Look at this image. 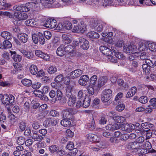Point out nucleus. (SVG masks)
Wrapping results in <instances>:
<instances>
[{
  "label": "nucleus",
  "instance_id": "obj_1",
  "mask_svg": "<svg viewBox=\"0 0 156 156\" xmlns=\"http://www.w3.org/2000/svg\"><path fill=\"white\" fill-rule=\"evenodd\" d=\"M127 148L132 149V153L135 155L140 154L142 152L144 153V148H143V144H141L136 141L130 142L126 145Z\"/></svg>",
  "mask_w": 156,
  "mask_h": 156
},
{
  "label": "nucleus",
  "instance_id": "obj_2",
  "mask_svg": "<svg viewBox=\"0 0 156 156\" xmlns=\"http://www.w3.org/2000/svg\"><path fill=\"white\" fill-rule=\"evenodd\" d=\"M105 25V23L96 19H91L90 21V27L94 29L98 32H101Z\"/></svg>",
  "mask_w": 156,
  "mask_h": 156
},
{
  "label": "nucleus",
  "instance_id": "obj_3",
  "mask_svg": "<svg viewBox=\"0 0 156 156\" xmlns=\"http://www.w3.org/2000/svg\"><path fill=\"white\" fill-rule=\"evenodd\" d=\"M15 97L12 94H0V100L4 105H12L15 102Z\"/></svg>",
  "mask_w": 156,
  "mask_h": 156
},
{
  "label": "nucleus",
  "instance_id": "obj_4",
  "mask_svg": "<svg viewBox=\"0 0 156 156\" xmlns=\"http://www.w3.org/2000/svg\"><path fill=\"white\" fill-rule=\"evenodd\" d=\"M147 45H148L149 49L152 51H156V43L154 42L149 43L148 42H145L144 44L143 43H140L138 49L140 51H145L147 49Z\"/></svg>",
  "mask_w": 156,
  "mask_h": 156
},
{
  "label": "nucleus",
  "instance_id": "obj_5",
  "mask_svg": "<svg viewBox=\"0 0 156 156\" xmlns=\"http://www.w3.org/2000/svg\"><path fill=\"white\" fill-rule=\"evenodd\" d=\"M77 113V111L73 108H67L63 110L62 112L63 118H67L71 120H73V115Z\"/></svg>",
  "mask_w": 156,
  "mask_h": 156
},
{
  "label": "nucleus",
  "instance_id": "obj_6",
  "mask_svg": "<svg viewBox=\"0 0 156 156\" xmlns=\"http://www.w3.org/2000/svg\"><path fill=\"white\" fill-rule=\"evenodd\" d=\"M32 39L34 43L37 44L39 41L41 44H44L45 42L44 36L42 33L40 32L37 34H34L32 35Z\"/></svg>",
  "mask_w": 156,
  "mask_h": 156
},
{
  "label": "nucleus",
  "instance_id": "obj_7",
  "mask_svg": "<svg viewBox=\"0 0 156 156\" xmlns=\"http://www.w3.org/2000/svg\"><path fill=\"white\" fill-rule=\"evenodd\" d=\"M32 3L29 2L27 3L25 5H16L13 7V9L14 10L20 12H27L29 11L30 8H34L31 5Z\"/></svg>",
  "mask_w": 156,
  "mask_h": 156
},
{
  "label": "nucleus",
  "instance_id": "obj_8",
  "mask_svg": "<svg viewBox=\"0 0 156 156\" xmlns=\"http://www.w3.org/2000/svg\"><path fill=\"white\" fill-rule=\"evenodd\" d=\"M140 125L138 123H136V124H124L121 125V129L123 131H125L128 132H131L132 130L134 129L137 128Z\"/></svg>",
  "mask_w": 156,
  "mask_h": 156
},
{
  "label": "nucleus",
  "instance_id": "obj_9",
  "mask_svg": "<svg viewBox=\"0 0 156 156\" xmlns=\"http://www.w3.org/2000/svg\"><path fill=\"white\" fill-rule=\"evenodd\" d=\"M112 91L110 89H108L104 91L101 95V101L103 102L108 101L112 96Z\"/></svg>",
  "mask_w": 156,
  "mask_h": 156
},
{
  "label": "nucleus",
  "instance_id": "obj_10",
  "mask_svg": "<svg viewBox=\"0 0 156 156\" xmlns=\"http://www.w3.org/2000/svg\"><path fill=\"white\" fill-rule=\"evenodd\" d=\"M108 80V78L106 76L100 77L98 80L97 85L95 86L96 90L98 91L107 82Z\"/></svg>",
  "mask_w": 156,
  "mask_h": 156
},
{
  "label": "nucleus",
  "instance_id": "obj_11",
  "mask_svg": "<svg viewBox=\"0 0 156 156\" xmlns=\"http://www.w3.org/2000/svg\"><path fill=\"white\" fill-rule=\"evenodd\" d=\"M87 30L86 26L84 24H78L77 26L73 27V31L78 33H83Z\"/></svg>",
  "mask_w": 156,
  "mask_h": 156
},
{
  "label": "nucleus",
  "instance_id": "obj_12",
  "mask_svg": "<svg viewBox=\"0 0 156 156\" xmlns=\"http://www.w3.org/2000/svg\"><path fill=\"white\" fill-rule=\"evenodd\" d=\"M57 25L56 20L52 19H48L43 24V26L50 28H54L56 27Z\"/></svg>",
  "mask_w": 156,
  "mask_h": 156
},
{
  "label": "nucleus",
  "instance_id": "obj_13",
  "mask_svg": "<svg viewBox=\"0 0 156 156\" xmlns=\"http://www.w3.org/2000/svg\"><path fill=\"white\" fill-rule=\"evenodd\" d=\"M58 119H55L52 118H48L44 121V124L45 127L51 125L55 126L58 123Z\"/></svg>",
  "mask_w": 156,
  "mask_h": 156
},
{
  "label": "nucleus",
  "instance_id": "obj_14",
  "mask_svg": "<svg viewBox=\"0 0 156 156\" xmlns=\"http://www.w3.org/2000/svg\"><path fill=\"white\" fill-rule=\"evenodd\" d=\"M14 15L15 17L19 21L24 20L28 17V15L26 13L20 11L15 12Z\"/></svg>",
  "mask_w": 156,
  "mask_h": 156
},
{
  "label": "nucleus",
  "instance_id": "obj_15",
  "mask_svg": "<svg viewBox=\"0 0 156 156\" xmlns=\"http://www.w3.org/2000/svg\"><path fill=\"white\" fill-rule=\"evenodd\" d=\"M79 40L80 47L83 49L87 50L89 48V43L86 39L81 37H80Z\"/></svg>",
  "mask_w": 156,
  "mask_h": 156
},
{
  "label": "nucleus",
  "instance_id": "obj_16",
  "mask_svg": "<svg viewBox=\"0 0 156 156\" xmlns=\"http://www.w3.org/2000/svg\"><path fill=\"white\" fill-rule=\"evenodd\" d=\"M87 140L90 142H97L99 143L101 140V138L97 135L92 133H89L86 136Z\"/></svg>",
  "mask_w": 156,
  "mask_h": 156
},
{
  "label": "nucleus",
  "instance_id": "obj_17",
  "mask_svg": "<svg viewBox=\"0 0 156 156\" xmlns=\"http://www.w3.org/2000/svg\"><path fill=\"white\" fill-rule=\"evenodd\" d=\"M136 46L134 45H126L124 47L123 51L128 54H130L134 51H136Z\"/></svg>",
  "mask_w": 156,
  "mask_h": 156
},
{
  "label": "nucleus",
  "instance_id": "obj_18",
  "mask_svg": "<svg viewBox=\"0 0 156 156\" xmlns=\"http://www.w3.org/2000/svg\"><path fill=\"white\" fill-rule=\"evenodd\" d=\"M64 119L61 120L60 122L61 124L64 127H70L73 125V121L67 118H64Z\"/></svg>",
  "mask_w": 156,
  "mask_h": 156
},
{
  "label": "nucleus",
  "instance_id": "obj_19",
  "mask_svg": "<svg viewBox=\"0 0 156 156\" xmlns=\"http://www.w3.org/2000/svg\"><path fill=\"white\" fill-rule=\"evenodd\" d=\"M35 52L37 56L43 58L45 60L48 61L50 59V57L48 55L45 54L40 50H35Z\"/></svg>",
  "mask_w": 156,
  "mask_h": 156
},
{
  "label": "nucleus",
  "instance_id": "obj_20",
  "mask_svg": "<svg viewBox=\"0 0 156 156\" xmlns=\"http://www.w3.org/2000/svg\"><path fill=\"white\" fill-rule=\"evenodd\" d=\"M151 61L149 59L145 60L144 63L142 65V68L146 74H149L150 72V62Z\"/></svg>",
  "mask_w": 156,
  "mask_h": 156
},
{
  "label": "nucleus",
  "instance_id": "obj_21",
  "mask_svg": "<svg viewBox=\"0 0 156 156\" xmlns=\"http://www.w3.org/2000/svg\"><path fill=\"white\" fill-rule=\"evenodd\" d=\"M99 50L103 54L108 56H111L112 54V52L110 49L103 46H101Z\"/></svg>",
  "mask_w": 156,
  "mask_h": 156
},
{
  "label": "nucleus",
  "instance_id": "obj_22",
  "mask_svg": "<svg viewBox=\"0 0 156 156\" xmlns=\"http://www.w3.org/2000/svg\"><path fill=\"white\" fill-rule=\"evenodd\" d=\"M89 78L87 75H83L81 76L79 80V84L83 86H85L87 84Z\"/></svg>",
  "mask_w": 156,
  "mask_h": 156
},
{
  "label": "nucleus",
  "instance_id": "obj_23",
  "mask_svg": "<svg viewBox=\"0 0 156 156\" xmlns=\"http://www.w3.org/2000/svg\"><path fill=\"white\" fill-rule=\"evenodd\" d=\"M20 51L23 55L28 58L33 59L34 55L33 52L31 51H28L23 49L20 50Z\"/></svg>",
  "mask_w": 156,
  "mask_h": 156
},
{
  "label": "nucleus",
  "instance_id": "obj_24",
  "mask_svg": "<svg viewBox=\"0 0 156 156\" xmlns=\"http://www.w3.org/2000/svg\"><path fill=\"white\" fill-rule=\"evenodd\" d=\"M75 85L70 84L67 85L66 87V94L68 97H70L72 95V91Z\"/></svg>",
  "mask_w": 156,
  "mask_h": 156
},
{
  "label": "nucleus",
  "instance_id": "obj_25",
  "mask_svg": "<svg viewBox=\"0 0 156 156\" xmlns=\"http://www.w3.org/2000/svg\"><path fill=\"white\" fill-rule=\"evenodd\" d=\"M120 128L121 125L115 123H113V124H108L106 126V129L110 130L118 129Z\"/></svg>",
  "mask_w": 156,
  "mask_h": 156
},
{
  "label": "nucleus",
  "instance_id": "obj_26",
  "mask_svg": "<svg viewBox=\"0 0 156 156\" xmlns=\"http://www.w3.org/2000/svg\"><path fill=\"white\" fill-rule=\"evenodd\" d=\"M83 73L82 70L77 69L72 71L70 73L72 78L74 79L80 76Z\"/></svg>",
  "mask_w": 156,
  "mask_h": 156
},
{
  "label": "nucleus",
  "instance_id": "obj_27",
  "mask_svg": "<svg viewBox=\"0 0 156 156\" xmlns=\"http://www.w3.org/2000/svg\"><path fill=\"white\" fill-rule=\"evenodd\" d=\"M17 37L19 40L23 43L26 42L28 40V36L25 33H21L18 34Z\"/></svg>",
  "mask_w": 156,
  "mask_h": 156
},
{
  "label": "nucleus",
  "instance_id": "obj_28",
  "mask_svg": "<svg viewBox=\"0 0 156 156\" xmlns=\"http://www.w3.org/2000/svg\"><path fill=\"white\" fill-rule=\"evenodd\" d=\"M62 41L66 44H68L71 42V37L68 34H63L62 36Z\"/></svg>",
  "mask_w": 156,
  "mask_h": 156
},
{
  "label": "nucleus",
  "instance_id": "obj_29",
  "mask_svg": "<svg viewBox=\"0 0 156 156\" xmlns=\"http://www.w3.org/2000/svg\"><path fill=\"white\" fill-rule=\"evenodd\" d=\"M112 119L115 122L120 124L123 123L126 121V118L121 116H114Z\"/></svg>",
  "mask_w": 156,
  "mask_h": 156
},
{
  "label": "nucleus",
  "instance_id": "obj_30",
  "mask_svg": "<svg viewBox=\"0 0 156 156\" xmlns=\"http://www.w3.org/2000/svg\"><path fill=\"white\" fill-rule=\"evenodd\" d=\"M12 47L11 43L8 40H5L2 43V45L0 44V48L7 49L10 48Z\"/></svg>",
  "mask_w": 156,
  "mask_h": 156
},
{
  "label": "nucleus",
  "instance_id": "obj_31",
  "mask_svg": "<svg viewBox=\"0 0 156 156\" xmlns=\"http://www.w3.org/2000/svg\"><path fill=\"white\" fill-rule=\"evenodd\" d=\"M56 53L58 56H62L66 53L64 50V45H61L57 49Z\"/></svg>",
  "mask_w": 156,
  "mask_h": 156
},
{
  "label": "nucleus",
  "instance_id": "obj_32",
  "mask_svg": "<svg viewBox=\"0 0 156 156\" xmlns=\"http://www.w3.org/2000/svg\"><path fill=\"white\" fill-rule=\"evenodd\" d=\"M64 48L65 53H68L70 55L73 54L75 51L74 48L70 45H68L65 47H64Z\"/></svg>",
  "mask_w": 156,
  "mask_h": 156
},
{
  "label": "nucleus",
  "instance_id": "obj_33",
  "mask_svg": "<svg viewBox=\"0 0 156 156\" xmlns=\"http://www.w3.org/2000/svg\"><path fill=\"white\" fill-rule=\"evenodd\" d=\"M69 99L68 101V105L69 106H73L76 102V98L73 95L71 96L70 97H68Z\"/></svg>",
  "mask_w": 156,
  "mask_h": 156
},
{
  "label": "nucleus",
  "instance_id": "obj_34",
  "mask_svg": "<svg viewBox=\"0 0 156 156\" xmlns=\"http://www.w3.org/2000/svg\"><path fill=\"white\" fill-rule=\"evenodd\" d=\"M63 97V94L61 91L59 90H57L56 97L55 99H53L52 102L53 103H55L56 101L61 100Z\"/></svg>",
  "mask_w": 156,
  "mask_h": 156
},
{
  "label": "nucleus",
  "instance_id": "obj_35",
  "mask_svg": "<svg viewBox=\"0 0 156 156\" xmlns=\"http://www.w3.org/2000/svg\"><path fill=\"white\" fill-rule=\"evenodd\" d=\"M32 138L35 141L41 140L43 138L42 136L38 134L37 132L33 133Z\"/></svg>",
  "mask_w": 156,
  "mask_h": 156
},
{
  "label": "nucleus",
  "instance_id": "obj_36",
  "mask_svg": "<svg viewBox=\"0 0 156 156\" xmlns=\"http://www.w3.org/2000/svg\"><path fill=\"white\" fill-rule=\"evenodd\" d=\"M25 23L27 26H30L36 25L37 23V22L33 19L27 20L25 22Z\"/></svg>",
  "mask_w": 156,
  "mask_h": 156
},
{
  "label": "nucleus",
  "instance_id": "obj_37",
  "mask_svg": "<svg viewBox=\"0 0 156 156\" xmlns=\"http://www.w3.org/2000/svg\"><path fill=\"white\" fill-rule=\"evenodd\" d=\"M1 36L4 38L9 40L12 38V36L11 34L7 31H3L1 34Z\"/></svg>",
  "mask_w": 156,
  "mask_h": 156
},
{
  "label": "nucleus",
  "instance_id": "obj_38",
  "mask_svg": "<svg viewBox=\"0 0 156 156\" xmlns=\"http://www.w3.org/2000/svg\"><path fill=\"white\" fill-rule=\"evenodd\" d=\"M87 36L90 38H97L99 37V35L94 31H90L87 33Z\"/></svg>",
  "mask_w": 156,
  "mask_h": 156
},
{
  "label": "nucleus",
  "instance_id": "obj_39",
  "mask_svg": "<svg viewBox=\"0 0 156 156\" xmlns=\"http://www.w3.org/2000/svg\"><path fill=\"white\" fill-rule=\"evenodd\" d=\"M62 81H63L64 83L67 85L71 84H73V85H75L74 81H70V77L69 76H66L63 78Z\"/></svg>",
  "mask_w": 156,
  "mask_h": 156
},
{
  "label": "nucleus",
  "instance_id": "obj_40",
  "mask_svg": "<svg viewBox=\"0 0 156 156\" xmlns=\"http://www.w3.org/2000/svg\"><path fill=\"white\" fill-rule=\"evenodd\" d=\"M63 22V28L64 29L67 30H69L72 28V24L70 22L65 21Z\"/></svg>",
  "mask_w": 156,
  "mask_h": 156
},
{
  "label": "nucleus",
  "instance_id": "obj_41",
  "mask_svg": "<svg viewBox=\"0 0 156 156\" xmlns=\"http://www.w3.org/2000/svg\"><path fill=\"white\" fill-rule=\"evenodd\" d=\"M90 100L89 97H87L85 98L83 102V107L85 108L88 107L90 105Z\"/></svg>",
  "mask_w": 156,
  "mask_h": 156
},
{
  "label": "nucleus",
  "instance_id": "obj_42",
  "mask_svg": "<svg viewBox=\"0 0 156 156\" xmlns=\"http://www.w3.org/2000/svg\"><path fill=\"white\" fill-rule=\"evenodd\" d=\"M21 83L23 85L27 87L30 86L32 83L31 80L27 79H23L21 80Z\"/></svg>",
  "mask_w": 156,
  "mask_h": 156
},
{
  "label": "nucleus",
  "instance_id": "obj_43",
  "mask_svg": "<svg viewBox=\"0 0 156 156\" xmlns=\"http://www.w3.org/2000/svg\"><path fill=\"white\" fill-rule=\"evenodd\" d=\"M30 71L32 74H36L38 71L37 67L34 65H31L30 67Z\"/></svg>",
  "mask_w": 156,
  "mask_h": 156
},
{
  "label": "nucleus",
  "instance_id": "obj_44",
  "mask_svg": "<svg viewBox=\"0 0 156 156\" xmlns=\"http://www.w3.org/2000/svg\"><path fill=\"white\" fill-rule=\"evenodd\" d=\"M4 0H0V5L3 6L2 8V9H5L11 6L10 3L4 2Z\"/></svg>",
  "mask_w": 156,
  "mask_h": 156
},
{
  "label": "nucleus",
  "instance_id": "obj_45",
  "mask_svg": "<svg viewBox=\"0 0 156 156\" xmlns=\"http://www.w3.org/2000/svg\"><path fill=\"white\" fill-rule=\"evenodd\" d=\"M47 71L49 74H53L57 72V69L55 66H50L48 68Z\"/></svg>",
  "mask_w": 156,
  "mask_h": 156
},
{
  "label": "nucleus",
  "instance_id": "obj_46",
  "mask_svg": "<svg viewBox=\"0 0 156 156\" xmlns=\"http://www.w3.org/2000/svg\"><path fill=\"white\" fill-rule=\"evenodd\" d=\"M153 125L152 124H151L149 122H145L141 124V126L146 129H147L149 128H151L153 127Z\"/></svg>",
  "mask_w": 156,
  "mask_h": 156
},
{
  "label": "nucleus",
  "instance_id": "obj_47",
  "mask_svg": "<svg viewBox=\"0 0 156 156\" xmlns=\"http://www.w3.org/2000/svg\"><path fill=\"white\" fill-rule=\"evenodd\" d=\"M42 4L44 6L48 7L51 5L50 4L52 2V0H41Z\"/></svg>",
  "mask_w": 156,
  "mask_h": 156
},
{
  "label": "nucleus",
  "instance_id": "obj_48",
  "mask_svg": "<svg viewBox=\"0 0 156 156\" xmlns=\"http://www.w3.org/2000/svg\"><path fill=\"white\" fill-rule=\"evenodd\" d=\"M32 5L34 8L38 7L40 3H41V0H32Z\"/></svg>",
  "mask_w": 156,
  "mask_h": 156
},
{
  "label": "nucleus",
  "instance_id": "obj_49",
  "mask_svg": "<svg viewBox=\"0 0 156 156\" xmlns=\"http://www.w3.org/2000/svg\"><path fill=\"white\" fill-rule=\"evenodd\" d=\"M59 149V147L56 145H52L49 147V151L52 152H57Z\"/></svg>",
  "mask_w": 156,
  "mask_h": 156
},
{
  "label": "nucleus",
  "instance_id": "obj_50",
  "mask_svg": "<svg viewBox=\"0 0 156 156\" xmlns=\"http://www.w3.org/2000/svg\"><path fill=\"white\" fill-rule=\"evenodd\" d=\"M0 15L2 16H7L10 18L13 17L12 14L11 13L7 11H0Z\"/></svg>",
  "mask_w": 156,
  "mask_h": 156
},
{
  "label": "nucleus",
  "instance_id": "obj_51",
  "mask_svg": "<svg viewBox=\"0 0 156 156\" xmlns=\"http://www.w3.org/2000/svg\"><path fill=\"white\" fill-rule=\"evenodd\" d=\"M125 108V105L123 104H120L118 105L116 107V109L117 111L120 112L124 110Z\"/></svg>",
  "mask_w": 156,
  "mask_h": 156
},
{
  "label": "nucleus",
  "instance_id": "obj_52",
  "mask_svg": "<svg viewBox=\"0 0 156 156\" xmlns=\"http://www.w3.org/2000/svg\"><path fill=\"white\" fill-rule=\"evenodd\" d=\"M51 5L48 6V7H58L60 6V5L58 1L55 0H52V2L50 4Z\"/></svg>",
  "mask_w": 156,
  "mask_h": 156
},
{
  "label": "nucleus",
  "instance_id": "obj_53",
  "mask_svg": "<svg viewBox=\"0 0 156 156\" xmlns=\"http://www.w3.org/2000/svg\"><path fill=\"white\" fill-rule=\"evenodd\" d=\"M148 101L147 98L145 96L140 97L139 99V101L143 104L146 103Z\"/></svg>",
  "mask_w": 156,
  "mask_h": 156
},
{
  "label": "nucleus",
  "instance_id": "obj_54",
  "mask_svg": "<svg viewBox=\"0 0 156 156\" xmlns=\"http://www.w3.org/2000/svg\"><path fill=\"white\" fill-rule=\"evenodd\" d=\"M43 34L44 37L47 40L50 39L51 37V34L49 31H45L43 32Z\"/></svg>",
  "mask_w": 156,
  "mask_h": 156
},
{
  "label": "nucleus",
  "instance_id": "obj_55",
  "mask_svg": "<svg viewBox=\"0 0 156 156\" xmlns=\"http://www.w3.org/2000/svg\"><path fill=\"white\" fill-rule=\"evenodd\" d=\"M101 0H88L87 2V4L89 5L99 4V2Z\"/></svg>",
  "mask_w": 156,
  "mask_h": 156
},
{
  "label": "nucleus",
  "instance_id": "obj_56",
  "mask_svg": "<svg viewBox=\"0 0 156 156\" xmlns=\"http://www.w3.org/2000/svg\"><path fill=\"white\" fill-rule=\"evenodd\" d=\"M14 61L16 62H19L21 60L22 57L18 55H15L12 57Z\"/></svg>",
  "mask_w": 156,
  "mask_h": 156
},
{
  "label": "nucleus",
  "instance_id": "obj_57",
  "mask_svg": "<svg viewBox=\"0 0 156 156\" xmlns=\"http://www.w3.org/2000/svg\"><path fill=\"white\" fill-rule=\"evenodd\" d=\"M25 139L23 137H18L17 140V144L19 145H22L25 143Z\"/></svg>",
  "mask_w": 156,
  "mask_h": 156
},
{
  "label": "nucleus",
  "instance_id": "obj_58",
  "mask_svg": "<svg viewBox=\"0 0 156 156\" xmlns=\"http://www.w3.org/2000/svg\"><path fill=\"white\" fill-rule=\"evenodd\" d=\"M74 147V144L72 142H69L67 144L66 146L67 149H68L69 150H73Z\"/></svg>",
  "mask_w": 156,
  "mask_h": 156
},
{
  "label": "nucleus",
  "instance_id": "obj_59",
  "mask_svg": "<svg viewBox=\"0 0 156 156\" xmlns=\"http://www.w3.org/2000/svg\"><path fill=\"white\" fill-rule=\"evenodd\" d=\"M63 76L62 74H60L56 77L55 79V81L57 83H59L63 81Z\"/></svg>",
  "mask_w": 156,
  "mask_h": 156
},
{
  "label": "nucleus",
  "instance_id": "obj_60",
  "mask_svg": "<svg viewBox=\"0 0 156 156\" xmlns=\"http://www.w3.org/2000/svg\"><path fill=\"white\" fill-rule=\"evenodd\" d=\"M34 94L36 96L39 98H42L43 96L42 92L39 90H35L34 92Z\"/></svg>",
  "mask_w": 156,
  "mask_h": 156
},
{
  "label": "nucleus",
  "instance_id": "obj_61",
  "mask_svg": "<svg viewBox=\"0 0 156 156\" xmlns=\"http://www.w3.org/2000/svg\"><path fill=\"white\" fill-rule=\"evenodd\" d=\"M152 105H149L147 108H145L144 111L145 113H149L151 112L153 110V108L152 107Z\"/></svg>",
  "mask_w": 156,
  "mask_h": 156
},
{
  "label": "nucleus",
  "instance_id": "obj_62",
  "mask_svg": "<svg viewBox=\"0 0 156 156\" xmlns=\"http://www.w3.org/2000/svg\"><path fill=\"white\" fill-rule=\"evenodd\" d=\"M26 124L23 122H22L19 123V127L22 131H24L26 129Z\"/></svg>",
  "mask_w": 156,
  "mask_h": 156
},
{
  "label": "nucleus",
  "instance_id": "obj_63",
  "mask_svg": "<svg viewBox=\"0 0 156 156\" xmlns=\"http://www.w3.org/2000/svg\"><path fill=\"white\" fill-rule=\"evenodd\" d=\"M97 80V77L96 75H93L90 79V83L94 85Z\"/></svg>",
  "mask_w": 156,
  "mask_h": 156
},
{
  "label": "nucleus",
  "instance_id": "obj_64",
  "mask_svg": "<svg viewBox=\"0 0 156 156\" xmlns=\"http://www.w3.org/2000/svg\"><path fill=\"white\" fill-rule=\"evenodd\" d=\"M78 152V150L74 149L72 151H71L67 154L66 156H76Z\"/></svg>",
  "mask_w": 156,
  "mask_h": 156
}]
</instances>
